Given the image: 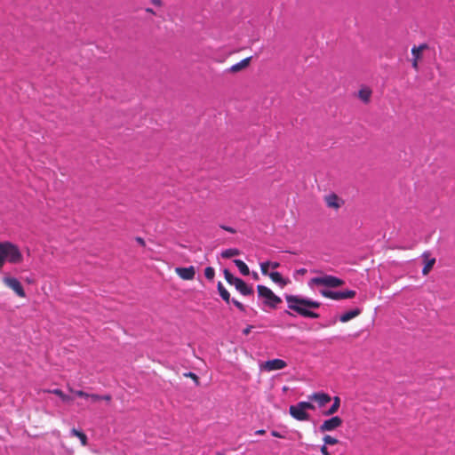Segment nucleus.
I'll use <instances>...</instances> for the list:
<instances>
[{
	"instance_id": "f257e3e1",
	"label": "nucleus",
	"mask_w": 455,
	"mask_h": 455,
	"mask_svg": "<svg viewBox=\"0 0 455 455\" xmlns=\"http://www.w3.org/2000/svg\"><path fill=\"white\" fill-rule=\"evenodd\" d=\"M285 299L288 304V307L291 310L295 311L299 315L316 319L319 317V314L315 313L308 308H318L321 306V303L318 301L311 300L305 298H300L295 295H286Z\"/></svg>"
},
{
	"instance_id": "f03ea898",
	"label": "nucleus",
	"mask_w": 455,
	"mask_h": 455,
	"mask_svg": "<svg viewBox=\"0 0 455 455\" xmlns=\"http://www.w3.org/2000/svg\"><path fill=\"white\" fill-rule=\"evenodd\" d=\"M23 261V255L19 246L12 242H0V270L5 262L20 264Z\"/></svg>"
},
{
	"instance_id": "7ed1b4c3",
	"label": "nucleus",
	"mask_w": 455,
	"mask_h": 455,
	"mask_svg": "<svg viewBox=\"0 0 455 455\" xmlns=\"http://www.w3.org/2000/svg\"><path fill=\"white\" fill-rule=\"evenodd\" d=\"M258 295L263 299L265 306L270 308H276L277 305L282 302L280 297L275 295L268 287L259 284L257 286Z\"/></svg>"
},
{
	"instance_id": "20e7f679",
	"label": "nucleus",
	"mask_w": 455,
	"mask_h": 455,
	"mask_svg": "<svg viewBox=\"0 0 455 455\" xmlns=\"http://www.w3.org/2000/svg\"><path fill=\"white\" fill-rule=\"evenodd\" d=\"M307 410H315L314 404L309 402H299L295 405H291L289 412L292 418L299 421L309 419V414Z\"/></svg>"
},
{
	"instance_id": "39448f33",
	"label": "nucleus",
	"mask_w": 455,
	"mask_h": 455,
	"mask_svg": "<svg viewBox=\"0 0 455 455\" xmlns=\"http://www.w3.org/2000/svg\"><path fill=\"white\" fill-rule=\"evenodd\" d=\"M344 283V280L330 275L314 277L309 282V285L325 286L329 288L339 287Z\"/></svg>"
},
{
	"instance_id": "423d86ee",
	"label": "nucleus",
	"mask_w": 455,
	"mask_h": 455,
	"mask_svg": "<svg viewBox=\"0 0 455 455\" xmlns=\"http://www.w3.org/2000/svg\"><path fill=\"white\" fill-rule=\"evenodd\" d=\"M320 293L323 297L328 298L333 300H341L347 299H353L355 297L356 292L353 290H347L342 291H334L330 290H321Z\"/></svg>"
},
{
	"instance_id": "0eeeda50",
	"label": "nucleus",
	"mask_w": 455,
	"mask_h": 455,
	"mask_svg": "<svg viewBox=\"0 0 455 455\" xmlns=\"http://www.w3.org/2000/svg\"><path fill=\"white\" fill-rule=\"evenodd\" d=\"M3 283L10 289H12L17 296L20 298H25L26 292L20 283V282L15 278L11 276H4L3 278Z\"/></svg>"
},
{
	"instance_id": "6e6552de",
	"label": "nucleus",
	"mask_w": 455,
	"mask_h": 455,
	"mask_svg": "<svg viewBox=\"0 0 455 455\" xmlns=\"http://www.w3.org/2000/svg\"><path fill=\"white\" fill-rule=\"evenodd\" d=\"M287 366L285 361L282 359H273L264 362L260 364V370L266 371H273L277 370H282Z\"/></svg>"
},
{
	"instance_id": "1a4fd4ad",
	"label": "nucleus",
	"mask_w": 455,
	"mask_h": 455,
	"mask_svg": "<svg viewBox=\"0 0 455 455\" xmlns=\"http://www.w3.org/2000/svg\"><path fill=\"white\" fill-rule=\"evenodd\" d=\"M342 419L334 416L327 420H324L323 423L320 426L319 429L321 432L332 431L342 425Z\"/></svg>"
},
{
	"instance_id": "9d476101",
	"label": "nucleus",
	"mask_w": 455,
	"mask_h": 455,
	"mask_svg": "<svg viewBox=\"0 0 455 455\" xmlns=\"http://www.w3.org/2000/svg\"><path fill=\"white\" fill-rule=\"evenodd\" d=\"M175 273L179 275L180 278L186 281H190L195 278L196 275V268L193 266L188 267H176Z\"/></svg>"
},
{
	"instance_id": "9b49d317",
	"label": "nucleus",
	"mask_w": 455,
	"mask_h": 455,
	"mask_svg": "<svg viewBox=\"0 0 455 455\" xmlns=\"http://www.w3.org/2000/svg\"><path fill=\"white\" fill-rule=\"evenodd\" d=\"M324 202L329 208L338 210L341 207L342 200L336 194H330L324 197Z\"/></svg>"
},
{
	"instance_id": "f8f14e48",
	"label": "nucleus",
	"mask_w": 455,
	"mask_h": 455,
	"mask_svg": "<svg viewBox=\"0 0 455 455\" xmlns=\"http://www.w3.org/2000/svg\"><path fill=\"white\" fill-rule=\"evenodd\" d=\"M235 289L243 296H248L253 294V289L251 286H249L243 279L239 278L235 281L234 284Z\"/></svg>"
},
{
	"instance_id": "ddd939ff",
	"label": "nucleus",
	"mask_w": 455,
	"mask_h": 455,
	"mask_svg": "<svg viewBox=\"0 0 455 455\" xmlns=\"http://www.w3.org/2000/svg\"><path fill=\"white\" fill-rule=\"evenodd\" d=\"M251 60V57H247L242 60L240 62L232 65L228 71L230 73H238L249 67Z\"/></svg>"
},
{
	"instance_id": "4468645a",
	"label": "nucleus",
	"mask_w": 455,
	"mask_h": 455,
	"mask_svg": "<svg viewBox=\"0 0 455 455\" xmlns=\"http://www.w3.org/2000/svg\"><path fill=\"white\" fill-rule=\"evenodd\" d=\"M311 399L317 402L320 406H323L331 401V397L325 393H315L312 395Z\"/></svg>"
},
{
	"instance_id": "2eb2a0df",
	"label": "nucleus",
	"mask_w": 455,
	"mask_h": 455,
	"mask_svg": "<svg viewBox=\"0 0 455 455\" xmlns=\"http://www.w3.org/2000/svg\"><path fill=\"white\" fill-rule=\"evenodd\" d=\"M362 310L358 307H355L350 311H347L344 314H342L339 317L340 322L347 323L350 321L351 319L358 316L361 314Z\"/></svg>"
},
{
	"instance_id": "dca6fc26",
	"label": "nucleus",
	"mask_w": 455,
	"mask_h": 455,
	"mask_svg": "<svg viewBox=\"0 0 455 455\" xmlns=\"http://www.w3.org/2000/svg\"><path fill=\"white\" fill-rule=\"evenodd\" d=\"M333 403L332 405L323 414L325 416H331L336 413L340 406V398L339 396L333 397Z\"/></svg>"
},
{
	"instance_id": "f3484780",
	"label": "nucleus",
	"mask_w": 455,
	"mask_h": 455,
	"mask_svg": "<svg viewBox=\"0 0 455 455\" xmlns=\"http://www.w3.org/2000/svg\"><path fill=\"white\" fill-rule=\"evenodd\" d=\"M268 276L273 282L278 283L282 287L285 286L288 283V282L283 279V277L279 272H271L269 273Z\"/></svg>"
},
{
	"instance_id": "a211bd4d",
	"label": "nucleus",
	"mask_w": 455,
	"mask_h": 455,
	"mask_svg": "<svg viewBox=\"0 0 455 455\" xmlns=\"http://www.w3.org/2000/svg\"><path fill=\"white\" fill-rule=\"evenodd\" d=\"M70 433H71V435L73 436H76V437H77L80 440L81 444L83 446H86L87 445L88 438H87L86 435L84 432H82L80 430H77L76 428H72Z\"/></svg>"
},
{
	"instance_id": "6ab92c4d",
	"label": "nucleus",
	"mask_w": 455,
	"mask_h": 455,
	"mask_svg": "<svg viewBox=\"0 0 455 455\" xmlns=\"http://www.w3.org/2000/svg\"><path fill=\"white\" fill-rule=\"evenodd\" d=\"M428 48L427 44H419V46H413L411 49V54L413 55V59L420 60L421 53L423 51Z\"/></svg>"
},
{
	"instance_id": "aec40b11",
	"label": "nucleus",
	"mask_w": 455,
	"mask_h": 455,
	"mask_svg": "<svg viewBox=\"0 0 455 455\" xmlns=\"http://www.w3.org/2000/svg\"><path fill=\"white\" fill-rule=\"evenodd\" d=\"M371 91L369 88H362L358 92L359 99L364 103H368L371 100Z\"/></svg>"
},
{
	"instance_id": "412c9836",
	"label": "nucleus",
	"mask_w": 455,
	"mask_h": 455,
	"mask_svg": "<svg viewBox=\"0 0 455 455\" xmlns=\"http://www.w3.org/2000/svg\"><path fill=\"white\" fill-rule=\"evenodd\" d=\"M218 291L222 299L225 300L227 303H229L230 294L220 282L218 283Z\"/></svg>"
},
{
	"instance_id": "4be33fe9",
	"label": "nucleus",
	"mask_w": 455,
	"mask_h": 455,
	"mask_svg": "<svg viewBox=\"0 0 455 455\" xmlns=\"http://www.w3.org/2000/svg\"><path fill=\"white\" fill-rule=\"evenodd\" d=\"M234 263L243 275H248L250 274V269L248 266L243 260L235 259Z\"/></svg>"
},
{
	"instance_id": "5701e85b",
	"label": "nucleus",
	"mask_w": 455,
	"mask_h": 455,
	"mask_svg": "<svg viewBox=\"0 0 455 455\" xmlns=\"http://www.w3.org/2000/svg\"><path fill=\"white\" fill-rule=\"evenodd\" d=\"M240 254V251L235 248H230L223 251L221 252V257L224 259H230L232 257L237 256Z\"/></svg>"
},
{
	"instance_id": "b1692460",
	"label": "nucleus",
	"mask_w": 455,
	"mask_h": 455,
	"mask_svg": "<svg viewBox=\"0 0 455 455\" xmlns=\"http://www.w3.org/2000/svg\"><path fill=\"white\" fill-rule=\"evenodd\" d=\"M223 274L226 281L231 285H234L235 281L239 279L238 277L234 276L228 269H224Z\"/></svg>"
},
{
	"instance_id": "393cba45",
	"label": "nucleus",
	"mask_w": 455,
	"mask_h": 455,
	"mask_svg": "<svg viewBox=\"0 0 455 455\" xmlns=\"http://www.w3.org/2000/svg\"><path fill=\"white\" fill-rule=\"evenodd\" d=\"M435 263V258L428 259V260L426 262V264H425V266H424V267H423V269H422V274H423L424 275H428V273H429V272L431 271V269L433 268V267H434Z\"/></svg>"
},
{
	"instance_id": "a878e982",
	"label": "nucleus",
	"mask_w": 455,
	"mask_h": 455,
	"mask_svg": "<svg viewBox=\"0 0 455 455\" xmlns=\"http://www.w3.org/2000/svg\"><path fill=\"white\" fill-rule=\"evenodd\" d=\"M51 393L58 395L64 402H69L71 400V398L68 395H65L60 389H53L51 391Z\"/></svg>"
},
{
	"instance_id": "bb28decb",
	"label": "nucleus",
	"mask_w": 455,
	"mask_h": 455,
	"mask_svg": "<svg viewBox=\"0 0 455 455\" xmlns=\"http://www.w3.org/2000/svg\"><path fill=\"white\" fill-rule=\"evenodd\" d=\"M204 275H205V277L208 280L212 281L214 279V276H215V270H214V268L212 267H207L204 269Z\"/></svg>"
},
{
	"instance_id": "cd10ccee",
	"label": "nucleus",
	"mask_w": 455,
	"mask_h": 455,
	"mask_svg": "<svg viewBox=\"0 0 455 455\" xmlns=\"http://www.w3.org/2000/svg\"><path fill=\"white\" fill-rule=\"evenodd\" d=\"M323 442L325 444H329V445H334L339 443L338 439H336L331 435H325L323 437Z\"/></svg>"
},
{
	"instance_id": "c85d7f7f",
	"label": "nucleus",
	"mask_w": 455,
	"mask_h": 455,
	"mask_svg": "<svg viewBox=\"0 0 455 455\" xmlns=\"http://www.w3.org/2000/svg\"><path fill=\"white\" fill-rule=\"evenodd\" d=\"M183 375L186 378L192 379L195 381L196 386H198L200 384L199 378L196 373L189 371V372L184 373Z\"/></svg>"
},
{
	"instance_id": "c756f323",
	"label": "nucleus",
	"mask_w": 455,
	"mask_h": 455,
	"mask_svg": "<svg viewBox=\"0 0 455 455\" xmlns=\"http://www.w3.org/2000/svg\"><path fill=\"white\" fill-rule=\"evenodd\" d=\"M270 267V262L269 261H266V262H262L260 264V269H261V273L265 275H268L269 273H268V267Z\"/></svg>"
},
{
	"instance_id": "7c9ffc66",
	"label": "nucleus",
	"mask_w": 455,
	"mask_h": 455,
	"mask_svg": "<svg viewBox=\"0 0 455 455\" xmlns=\"http://www.w3.org/2000/svg\"><path fill=\"white\" fill-rule=\"evenodd\" d=\"M232 302L240 311H242V312L245 311V307L241 302H239L238 300H236L235 299H232Z\"/></svg>"
},
{
	"instance_id": "2f4dec72",
	"label": "nucleus",
	"mask_w": 455,
	"mask_h": 455,
	"mask_svg": "<svg viewBox=\"0 0 455 455\" xmlns=\"http://www.w3.org/2000/svg\"><path fill=\"white\" fill-rule=\"evenodd\" d=\"M74 394L79 397H84V398H88L89 397V394L88 393H85L82 390H76L74 391Z\"/></svg>"
},
{
	"instance_id": "473e14b6",
	"label": "nucleus",
	"mask_w": 455,
	"mask_h": 455,
	"mask_svg": "<svg viewBox=\"0 0 455 455\" xmlns=\"http://www.w3.org/2000/svg\"><path fill=\"white\" fill-rule=\"evenodd\" d=\"M92 402H98L101 400V395L96 394H89V397Z\"/></svg>"
},
{
	"instance_id": "72a5a7b5",
	"label": "nucleus",
	"mask_w": 455,
	"mask_h": 455,
	"mask_svg": "<svg viewBox=\"0 0 455 455\" xmlns=\"http://www.w3.org/2000/svg\"><path fill=\"white\" fill-rule=\"evenodd\" d=\"M220 228H221L222 229H224V230H226V231H228V232L231 233V234H235V233L236 232V231H235V229H234V228H231V227H228V226H220Z\"/></svg>"
},
{
	"instance_id": "f704fd0d",
	"label": "nucleus",
	"mask_w": 455,
	"mask_h": 455,
	"mask_svg": "<svg viewBox=\"0 0 455 455\" xmlns=\"http://www.w3.org/2000/svg\"><path fill=\"white\" fill-rule=\"evenodd\" d=\"M271 435L275 437H278V438H285V436L282 434H280L279 432L275 431V430H273L271 432Z\"/></svg>"
},
{
	"instance_id": "c9c22d12",
	"label": "nucleus",
	"mask_w": 455,
	"mask_h": 455,
	"mask_svg": "<svg viewBox=\"0 0 455 455\" xmlns=\"http://www.w3.org/2000/svg\"><path fill=\"white\" fill-rule=\"evenodd\" d=\"M136 242L140 244L141 246H145L146 245V243H145V240L142 238V237H136Z\"/></svg>"
},
{
	"instance_id": "e433bc0d",
	"label": "nucleus",
	"mask_w": 455,
	"mask_h": 455,
	"mask_svg": "<svg viewBox=\"0 0 455 455\" xmlns=\"http://www.w3.org/2000/svg\"><path fill=\"white\" fill-rule=\"evenodd\" d=\"M419 60H416V59H413L412 60V67L415 70H418L419 69Z\"/></svg>"
},
{
	"instance_id": "4c0bfd02",
	"label": "nucleus",
	"mask_w": 455,
	"mask_h": 455,
	"mask_svg": "<svg viewBox=\"0 0 455 455\" xmlns=\"http://www.w3.org/2000/svg\"><path fill=\"white\" fill-rule=\"evenodd\" d=\"M321 452L323 455H330L328 449L325 445L321 447Z\"/></svg>"
},
{
	"instance_id": "58836bf2",
	"label": "nucleus",
	"mask_w": 455,
	"mask_h": 455,
	"mask_svg": "<svg viewBox=\"0 0 455 455\" xmlns=\"http://www.w3.org/2000/svg\"><path fill=\"white\" fill-rule=\"evenodd\" d=\"M251 329H252V326L249 325L245 329H243V333L244 335H248L251 332Z\"/></svg>"
},
{
	"instance_id": "ea45409f",
	"label": "nucleus",
	"mask_w": 455,
	"mask_h": 455,
	"mask_svg": "<svg viewBox=\"0 0 455 455\" xmlns=\"http://www.w3.org/2000/svg\"><path fill=\"white\" fill-rule=\"evenodd\" d=\"M101 400L109 402L111 400V395H101Z\"/></svg>"
},
{
	"instance_id": "a19ab883",
	"label": "nucleus",
	"mask_w": 455,
	"mask_h": 455,
	"mask_svg": "<svg viewBox=\"0 0 455 455\" xmlns=\"http://www.w3.org/2000/svg\"><path fill=\"white\" fill-rule=\"evenodd\" d=\"M270 266L273 267V268H277L279 267V263L278 262H270Z\"/></svg>"
},
{
	"instance_id": "79ce46f5",
	"label": "nucleus",
	"mask_w": 455,
	"mask_h": 455,
	"mask_svg": "<svg viewBox=\"0 0 455 455\" xmlns=\"http://www.w3.org/2000/svg\"><path fill=\"white\" fill-rule=\"evenodd\" d=\"M265 433H266V431L264 429H259V430L256 431V435H265Z\"/></svg>"
},
{
	"instance_id": "37998d69",
	"label": "nucleus",
	"mask_w": 455,
	"mask_h": 455,
	"mask_svg": "<svg viewBox=\"0 0 455 455\" xmlns=\"http://www.w3.org/2000/svg\"><path fill=\"white\" fill-rule=\"evenodd\" d=\"M306 271H307V270H306L305 268H301V269H299L298 272H299V274H304V273H306Z\"/></svg>"
},
{
	"instance_id": "c03bdc74",
	"label": "nucleus",
	"mask_w": 455,
	"mask_h": 455,
	"mask_svg": "<svg viewBox=\"0 0 455 455\" xmlns=\"http://www.w3.org/2000/svg\"><path fill=\"white\" fill-rule=\"evenodd\" d=\"M253 278L256 280L259 279V275L257 273H253Z\"/></svg>"
},
{
	"instance_id": "a18cd8bd",
	"label": "nucleus",
	"mask_w": 455,
	"mask_h": 455,
	"mask_svg": "<svg viewBox=\"0 0 455 455\" xmlns=\"http://www.w3.org/2000/svg\"><path fill=\"white\" fill-rule=\"evenodd\" d=\"M148 12H153L152 9H148L147 10Z\"/></svg>"
}]
</instances>
